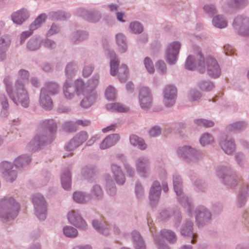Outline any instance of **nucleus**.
<instances>
[{"mask_svg":"<svg viewBox=\"0 0 249 249\" xmlns=\"http://www.w3.org/2000/svg\"><path fill=\"white\" fill-rule=\"evenodd\" d=\"M206 64L208 74L210 77L217 78L220 76L221 71L217 61L209 56L206 58L205 62V58L199 49L196 58L191 55L188 56L185 63V68L189 70H193L197 68L200 73H203L206 71Z\"/></svg>","mask_w":249,"mask_h":249,"instance_id":"1","label":"nucleus"},{"mask_svg":"<svg viewBox=\"0 0 249 249\" xmlns=\"http://www.w3.org/2000/svg\"><path fill=\"white\" fill-rule=\"evenodd\" d=\"M249 188L247 185H244L239 190L237 198V205L238 207L244 206L247 201Z\"/></svg>","mask_w":249,"mask_h":249,"instance_id":"21","label":"nucleus"},{"mask_svg":"<svg viewBox=\"0 0 249 249\" xmlns=\"http://www.w3.org/2000/svg\"><path fill=\"white\" fill-rule=\"evenodd\" d=\"M158 249H170L168 246L164 242H160L158 244Z\"/></svg>","mask_w":249,"mask_h":249,"instance_id":"64","label":"nucleus"},{"mask_svg":"<svg viewBox=\"0 0 249 249\" xmlns=\"http://www.w3.org/2000/svg\"><path fill=\"white\" fill-rule=\"evenodd\" d=\"M64 234L68 237H75L77 235V231L74 228L70 226H66L63 229Z\"/></svg>","mask_w":249,"mask_h":249,"instance_id":"42","label":"nucleus"},{"mask_svg":"<svg viewBox=\"0 0 249 249\" xmlns=\"http://www.w3.org/2000/svg\"><path fill=\"white\" fill-rule=\"evenodd\" d=\"M139 99L141 107L142 108L146 109L151 107L152 104V98L148 88L143 87L141 89Z\"/></svg>","mask_w":249,"mask_h":249,"instance_id":"15","label":"nucleus"},{"mask_svg":"<svg viewBox=\"0 0 249 249\" xmlns=\"http://www.w3.org/2000/svg\"><path fill=\"white\" fill-rule=\"evenodd\" d=\"M203 9L205 13L210 17H214V15L217 13L216 8L215 6L213 4L204 5Z\"/></svg>","mask_w":249,"mask_h":249,"instance_id":"37","label":"nucleus"},{"mask_svg":"<svg viewBox=\"0 0 249 249\" xmlns=\"http://www.w3.org/2000/svg\"><path fill=\"white\" fill-rule=\"evenodd\" d=\"M234 29L239 34L243 36L249 35V18L245 16L239 15L233 20Z\"/></svg>","mask_w":249,"mask_h":249,"instance_id":"8","label":"nucleus"},{"mask_svg":"<svg viewBox=\"0 0 249 249\" xmlns=\"http://www.w3.org/2000/svg\"><path fill=\"white\" fill-rule=\"evenodd\" d=\"M33 203L36 210L37 216L41 220L45 217L46 206L44 198L40 195H36L33 198Z\"/></svg>","mask_w":249,"mask_h":249,"instance_id":"14","label":"nucleus"},{"mask_svg":"<svg viewBox=\"0 0 249 249\" xmlns=\"http://www.w3.org/2000/svg\"><path fill=\"white\" fill-rule=\"evenodd\" d=\"M28 17V13L24 10H19L14 13L12 16V20L15 23L20 24Z\"/></svg>","mask_w":249,"mask_h":249,"instance_id":"24","label":"nucleus"},{"mask_svg":"<svg viewBox=\"0 0 249 249\" xmlns=\"http://www.w3.org/2000/svg\"><path fill=\"white\" fill-rule=\"evenodd\" d=\"M132 236L136 249H145L144 244L139 232H133Z\"/></svg>","mask_w":249,"mask_h":249,"instance_id":"31","label":"nucleus"},{"mask_svg":"<svg viewBox=\"0 0 249 249\" xmlns=\"http://www.w3.org/2000/svg\"><path fill=\"white\" fill-rule=\"evenodd\" d=\"M64 128L68 132L74 131L76 129L75 124L71 122H68L65 124Z\"/></svg>","mask_w":249,"mask_h":249,"instance_id":"56","label":"nucleus"},{"mask_svg":"<svg viewBox=\"0 0 249 249\" xmlns=\"http://www.w3.org/2000/svg\"><path fill=\"white\" fill-rule=\"evenodd\" d=\"M92 192L93 194L97 196H100L102 194L101 188L97 185L94 187Z\"/></svg>","mask_w":249,"mask_h":249,"instance_id":"61","label":"nucleus"},{"mask_svg":"<svg viewBox=\"0 0 249 249\" xmlns=\"http://www.w3.org/2000/svg\"><path fill=\"white\" fill-rule=\"evenodd\" d=\"M120 139V136L116 134L107 136L101 143L100 148L102 149L107 148L114 145Z\"/></svg>","mask_w":249,"mask_h":249,"instance_id":"22","label":"nucleus"},{"mask_svg":"<svg viewBox=\"0 0 249 249\" xmlns=\"http://www.w3.org/2000/svg\"><path fill=\"white\" fill-rule=\"evenodd\" d=\"M212 23L214 27L220 29L225 28L228 25L227 21L221 15L214 16L212 20Z\"/></svg>","mask_w":249,"mask_h":249,"instance_id":"23","label":"nucleus"},{"mask_svg":"<svg viewBox=\"0 0 249 249\" xmlns=\"http://www.w3.org/2000/svg\"><path fill=\"white\" fill-rule=\"evenodd\" d=\"M75 123L76 124L80 125L82 126H86L89 125L90 122L89 120H77Z\"/></svg>","mask_w":249,"mask_h":249,"instance_id":"62","label":"nucleus"},{"mask_svg":"<svg viewBox=\"0 0 249 249\" xmlns=\"http://www.w3.org/2000/svg\"><path fill=\"white\" fill-rule=\"evenodd\" d=\"M130 29L133 33L135 34L141 33L143 30L142 26L138 22L131 23L130 24Z\"/></svg>","mask_w":249,"mask_h":249,"instance_id":"45","label":"nucleus"},{"mask_svg":"<svg viewBox=\"0 0 249 249\" xmlns=\"http://www.w3.org/2000/svg\"><path fill=\"white\" fill-rule=\"evenodd\" d=\"M130 143L135 146H137L142 150L145 149L146 145L144 141L136 135H131L129 138Z\"/></svg>","mask_w":249,"mask_h":249,"instance_id":"28","label":"nucleus"},{"mask_svg":"<svg viewBox=\"0 0 249 249\" xmlns=\"http://www.w3.org/2000/svg\"><path fill=\"white\" fill-rule=\"evenodd\" d=\"M219 143L222 149L227 154L231 155L235 150V144L234 140L228 136H221Z\"/></svg>","mask_w":249,"mask_h":249,"instance_id":"16","label":"nucleus"},{"mask_svg":"<svg viewBox=\"0 0 249 249\" xmlns=\"http://www.w3.org/2000/svg\"><path fill=\"white\" fill-rule=\"evenodd\" d=\"M248 4V0H229L227 3L229 8L234 9L243 8Z\"/></svg>","mask_w":249,"mask_h":249,"instance_id":"26","label":"nucleus"},{"mask_svg":"<svg viewBox=\"0 0 249 249\" xmlns=\"http://www.w3.org/2000/svg\"><path fill=\"white\" fill-rule=\"evenodd\" d=\"M7 92L10 97L16 104L20 103L25 107H28L29 104L28 96L27 92L23 89V85L18 81L13 90V93L11 91L9 86L7 83V80L5 79Z\"/></svg>","mask_w":249,"mask_h":249,"instance_id":"4","label":"nucleus"},{"mask_svg":"<svg viewBox=\"0 0 249 249\" xmlns=\"http://www.w3.org/2000/svg\"><path fill=\"white\" fill-rule=\"evenodd\" d=\"M31 161L29 157L26 156H20L15 160V165L17 167H20L23 165L29 163Z\"/></svg>","mask_w":249,"mask_h":249,"instance_id":"39","label":"nucleus"},{"mask_svg":"<svg viewBox=\"0 0 249 249\" xmlns=\"http://www.w3.org/2000/svg\"><path fill=\"white\" fill-rule=\"evenodd\" d=\"M163 103L165 107H170L173 106L177 97V89L172 84L166 85L163 90Z\"/></svg>","mask_w":249,"mask_h":249,"instance_id":"9","label":"nucleus"},{"mask_svg":"<svg viewBox=\"0 0 249 249\" xmlns=\"http://www.w3.org/2000/svg\"><path fill=\"white\" fill-rule=\"evenodd\" d=\"M106 96L108 100H113L116 97V91L115 89L109 86L106 91Z\"/></svg>","mask_w":249,"mask_h":249,"instance_id":"46","label":"nucleus"},{"mask_svg":"<svg viewBox=\"0 0 249 249\" xmlns=\"http://www.w3.org/2000/svg\"><path fill=\"white\" fill-rule=\"evenodd\" d=\"M198 86L203 91H210L214 87V85L210 80H202L199 82Z\"/></svg>","mask_w":249,"mask_h":249,"instance_id":"32","label":"nucleus"},{"mask_svg":"<svg viewBox=\"0 0 249 249\" xmlns=\"http://www.w3.org/2000/svg\"><path fill=\"white\" fill-rule=\"evenodd\" d=\"M225 54L226 55H232L233 54L232 47L229 45H226L223 46Z\"/></svg>","mask_w":249,"mask_h":249,"instance_id":"57","label":"nucleus"},{"mask_svg":"<svg viewBox=\"0 0 249 249\" xmlns=\"http://www.w3.org/2000/svg\"><path fill=\"white\" fill-rule=\"evenodd\" d=\"M199 141L200 144L203 146H205L211 143L213 141V139L210 134L206 133L201 137Z\"/></svg>","mask_w":249,"mask_h":249,"instance_id":"40","label":"nucleus"},{"mask_svg":"<svg viewBox=\"0 0 249 249\" xmlns=\"http://www.w3.org/2000/svg\"><path fill=\"white\" fill-rule=\"evenodd\" d=\"M148 166V162L147 160L144 159H140L138 160L137 163V169L140 171H143L144 169H145Z\"/></svg>","mask_w":249,"mask_h":249,"instance_id":"48","label":"nucleus"},{"mask_svg":"<svg viewBox=\"0 0 249 249\" xmlns=\"http://www.w3.org/2000/svg\"><path fill=\"white\" fill-rule=\"evenodd\" d=\"M177 154L184 161L189 163H196L203 158L201 151L189 145L179 147Z\"/></svg>","mask_w":249,"mask_h":249,"instance_id":"3","label":"nucleus"},{"mask_svg":"<svg viewBox=\"0 0 249 249\" xmlns=\"http://www.w3.org/2000/svg\"><path fill=\"white\" fill-rule=\"evenodd\" d=\"M236 160L238 164L242 166L243 165L242 160L244 159V155L242 153H238L235 155Z\"/></svg>","mask_w":249,"mask_h":249,"instance_id":"59","label":"nucleus"},{"mask_svg":"<svg viewBox=\"0 0 249 249\" xmlns=\"http://www.w3.org/2000/svg\"><path fill=\"white\" fill-rule=\"evenodd\" d=\"M64 93L67 99H71L73 96V88L67 82L64 86Z\"/></svg>","mask_w":249,"mask_h":249,"instance_id":"44","label":"nucleus"},{"mask_svg":"<svg viewBox=\"0 0 249 249\" xmlns=\"http://www.w3.org/2000/svg\"><path fill=\"white\" fill-rule=\"evenodd\" d=\"M40 45L39 42L35 40H31L28 43V48L32 51H34L39 48Z\"/></svg>","mask_w":249,"mask_h":249,"instance_id":"52","label":"nucleus"},{"mask_svg":"<svg viewBox=\"0 0 249 249\" xmlns=\"http://www.w3.org/2000/svg\"><path fill=\"white\" fill-rule=\"evenodd\" d=\"M111 168L116 182L120 184H123L124 182L125 178L120 167L116 165H113Z\"/></svg>","mask_w":249,"mask_h":249,"instance_id":"29","label":"nucleus"},{"mask_svg":"<svg viewBox=\"0 0 249 249\" xmlns=\"http://www.w3.org/2000/svg\"><path fill=\"white\" fill-rule=\"evenodd\" d=\"M160 233L162 237L165 238L171 244H174L177 241V236L171 230L163 229L160 231Z\"/></svg>","mask_w":249,"mask_h":249,"instance_id":"25","label":"nucleus"},{"mask_svg":"<svg viewBox=\"0 0 249 249\" xmlns=\"http://www.w3.org/2000/svg\"><path fill=\"white\" fill-rule=\"evenodd\" d=\"M58 86L54 83L47 84L46 87L43 88L40 94V104L46 109H50L53 107V102L48 96H46V93L49 91L51 94H54L57 92Z\"/></svg>","mask_w":249,"mask_h":249,"instance_id":"6","label":"nucleus"},{"mask_svg":"<svg viewBox=\"0 0 249 249\" xmlns=\"http://www.w3.org/2000/svg\"><path fill=\"white\" fill-rule=\"evenodd\" d=\"M247 125L245 122H237L229 124L227 126V129L229 131L236 133L243 130Z\"/></svg>","mask_w":249,"mask_h":249,"instance_id":"27","label":"nucleus"},{"mask_svg":"<svg viewBox=\"0 0 249 249\" xmlns=\"http://www.w3.org/2000/svg\"><path fill=\"white\" fill-rule=\"evenodd\" d=\"M116 42L120 47V51L122 53L126 51V43L124 36L122 34H119L116 36Z\"/></svg>","mask_w":249,"mask_h":249,"instance_id":"34","label":"nucleus"},{"mask_svg":"<svg viewBox=\"0 0 249 249\" xmlns=\"http://www.w3.org/2000/svg\"><path fill=\"white\" fill-rule=\"evenodd\" d=\"M173 212L172 211L164 209L160 213L159 218L160 219L161 221H165L169 220Z\"/></svg>","mask_w":249,"mask_h":249,"instance_id":"43","label":"nucleus"},{"mask_svg":"<svg viewBox=\"0 0 249 249\" xmlns=\"http://www.w3.org/2000/svg\"><path fill=\"white\" fill-rule=\"evenodd\" d=\"M157 71L161 75L167 73V67L164 61L159 60L157 62Z\"/></svg>","mask_w":249,"mask_h":249,"instance_id":"38","label":"nucleus"},{"mask_svg":"<svg viewBox=\"0 0 249 249\" xmlns=\"http://www.w3.org/2000/svg\"><path fill=\"white\" fill-rule=\"evenodd\" d=\"M70 222L74 226L82 229H85L87 224L85 221L74 211L70 212L68 215Z\"/></svg>","mask_w":249,"mask_h":249,"instance_id":"19","label":"nucleus"},{"mask_svg":"<svg viewBox=\"0 0 249 249\" xmlns=\"http://www.w3.org/2000/svg\"><path fill=\"white\" fill-rule=\"evenodd\" d=\"M156 198V188L154 185L151 188L149 192V198L150 200V203L151 205L154 204Z\"/></svg>","mask_w":249,"mask_h":249,"instance_id":"54","label":"nucleus"},{"mask_svg":"<svg viewBox=\"0 0 249 249\" xmlns=\"http://www.w3.org/2000/svg\"><path fill=\"white\" fill-rule=\"evenodd\" d=\"M145 67L149 73H153L155 71L151 60L148 57H146L144 60Z\"/></svg>","mask_w":249,"mask_h":249,"instance_id":"49","label":"nucleus"},{"mask_svg":"<svg viewBox=\"0 0 249 249\" xmlns=\"http://www.w3.org/2000/svg\"><path fill=\"white\" fill-rule=\"evenodd\" d=\"M0 205L2 207V211L6 213L5 215H2L1 217L9 219L13 218L17 215L19 207L13 199H2L0 201Z\"/></svg>","mask_w":249,"mask_h":249,"instance_id":"7","label":"nucleus"},{"mask_svg":"<svg viewBox=\"0 0 249 249\" xmlns=\"http://www.w3.org/2000/svg\"><path fill=\"white\" fill-rule=\"evenodd\" d=\"M182 220V216L180 211H178L174 213V226L178 228Z\"/></svg>","mask_w":249,"mask_h":249,"instance_id":"47","label":"nucleus"},{"mask_svg":"<svg viewBox=\"0 0 249 249\" xmlns=\"http://www.w3.org/2000/svg\"><path fill=\"white\" fill-rule=\"evenodd\" d=\"M180 47L181 44L178 41L173 42L168 46L165 58L169 64L173 65L176 64Z\"/></svg>","mask_w":249,"mask_h":249,"instance_id":"11","label":"nucleus"},{"mask_svg":"<svg viewBox=\"0 0 249 249\" xmlns=\"http://www.w3.org/2000/svg\"><path fill=\"white\" fill-rule=\"evenodd\" d=\"M92 225L94 228L99 232H101L105 234L106 233V228L103 224H101V223H98V221L96 220H94L93 221Z\"/></svg>","mask_w":249,"mask_h":249,"instance_id":"51","label":"nucleus"},{"mask_svg":"<svg viewBox=\"0 0 249 249\" xmlns=\"http://www.w3.org/2000/svg\"><path fill=\"white\" fill-rule=\"evenodd\" d=\"M86 198L81 192H75L73 194V199L78 203H84L86 201Z\"/></svg>","mask_w":249,"mask_h":249,"instance_id":"50","label":"nucleus"},{"mask_svg":"<svg viewBox=\"0 0 249 249\" xmlns=\"http://www.w3.org/2000/svg\"><path fill=\"white\" fill-rule=\"evenodd\" d=\"M46 17L45 14L40 15L34 21V23L31 25L30 27V31L24 32L22 33L21 36V41H24L27 37L31 36L33 33V30H35L38 27H39L40 24L45 21Z\"/></svg>","mask_w":249,"mask_h":249,"instance_id":"20","label":"nucleus"},{"mask_svg":"<svg viewBox=\"0 0 249 249\" xmlns=\"http://www.w3.org/2000/svg\"><path fill=\"white\" fill-rule=\"evenodd\" d=\"M75 86L77 94L78 95L84 94L85 96V98L81 101V106L85 108L91 106L95 101V93L92 90H90L89 87H85L81 80H77Z\"/></svg>","mask_w":249,"mask_h":249,"instance_id":"5","label":"nucleus"},{"mask_svg":"<svg viewBox=\"0 0 249 249\" xmlns=\"http://www.w3.org/2000/svg\"><path fill=\"white\" fill-rule=\"evenodd\" d=\"M181 200L184 202V204H182L179 200V202L180 204L184 207L187 208V211L189 213V215H192L193 211V206L192 204V201L190 200L188 197H187L182 192V196H181Z\"/></svg>","mask_w":249,"mask_h":249,"instance_id":"33","label":"nucleus"},{"mask_svg":"<svg viewBox=\"0 0 249 249\" xmlns=\"http://www.w3.org/2000/svg\"><path fill=\"white\" fill-rule=\"evenodd\" d=\"M88 139V135L85 132L81 133L78 136L72 139L65 147V150L69 152L71 151L74 148L77 147Z\"/></svg>","mask_w":249,"mask_h":249,"instance_id":"17","label":"nucleus"},{"mask_svg":"<svg viewBox=\"0 0 249 249\" xmlns=\"http://www.w3.org/2000/svg\"><path fill=\"white\" fill-rule=\"evenodd\" d=\"M161 189L165 193L168 192L169 189L167 183L165 181H163L161 184H160L159 182L157 181V201H158L160 198Z\"/></svg>","mask_w":249,"mask_h":249,"instance_id":"36","label":"nucleus"},{"mask_svg":"<svg viewBox=\"0 0 249 249\" xmlns=\"http://www.w3.org/2000/svg\"><path fill=\"white\" fill-rule=\"evenodd\" d=\"M110 73L112 76H114L117 74V70L118 73L119 78L121 80H124L127 77L128 71L127 66L125 65H122L118 69L119 61L116 58L115 54L111 53L110 55Z\"/></svg>","mask_w":249,"mask_h":249,"instance_id":"10","label":"nucleus"},{"mask_svg":"<svg viewBox=\"0 0 249 249\" xmlns=\"http://www.w3.org/2000/svg\"><path fill=\"white\" fill-rule=\"evenodd\" d=\"M194 122L198 125L206 127H212L214 125V123L213 121L203 119L194 120Z\"/></svg>","mask_w":249,"mask_h":249,"instance_id":"41","label":"nucleus"},{"mask_svg":"<svg viewBox=\"0 0 249 249\" xmlns=\"http://www.w3.org/2000/svg\"><path fill=\"white\" fill-rule=\"evenodd\" d=\"M195 217L198 227H202L208 223L211 219V213L203 206H198L195 210Z\"/></svg>","mask_w":249,"mask_h":249,"instance_id":"12","label":"nucleus"},{"mask_svg":"<svg viewBox=\"0 0 249 249\" xmlns=\"http://www.w3.org/2000/svg\"><path fill=\"white\" fill-rule=\"evenodd\" d=\"M173 183L174 189L176 193L178 200L184 204V202L181 200V196H182V181L179 175L176 174L173 175Z\"/></svg>","mask_w":249,"mask_h":249,"instance_id":"18","label":"nucleus"},{"mask_svg":"<svg viewBox=\"0 0 249 249\" xmlns=\"http://www.w3.org/2000/svg\"><path fill=\"white\" fill-rule=\"evenodd\" d=\"M217 176L222 179L224 184L228 188H234L237 185H242L243 179L230 167H221L217 171Z\"/></svg>","mask_w":249,"mask_h":249,"instance_id":"2","label":"nucleus"},{"mask_svg":"<svg viewBox=\"0 0 249 249\" xmlns=\"http://www.w3.org/2000/svg\"><path fill=\"white\" fill-rule=\"evenodd\" d=\"M6 179L10 181H13L17 177L16 174L14 170L8 172L7 174L5 175Z\"/></svg>","mask_w":249,"mask_h":249,"instance_id":"58","label":"nucleus"},{"mask_svg":"<svg viewBox=\"0 0 249 249\" xmlns=\"http://www.w3.org/2000/svg\"><path fill=\"white\" fill-rule=\"evenodd\" d=\"M106 108L111 111H117L119 112H125L128 110L127 107L118 103L107 105Z\"/></svg>","mask_w":249,"mask_h":249,"instance_id":"30","label":"nucleus"},{"mask_svg":"<svg viewBox=\"0 0 249 249\" xmlns=\"http://www.w3.org/2000/svg\"><path fill=\"white\" fill-rule=\"evenodd\" d=\"M195 186L196 188L200 191H204L206 188V185L204 182L202 180H197L195 182Z\"/></svg>","mask_w":249,"mask_h":249,"instance_id":"55","label":"nucleus"},{"mask_svg":"<svg viewBox=\"0 0 249 249\" xmlns=\"http://www.w3.org/2000/svg\"><path fill=\"white\" fill-rule=\"evenodd\" d=\"M193 222L190 219H187L183 223L180 228V234L185 237L192 238L191 243L195 244L196 242L197 234L193 231Z\"/></svg>","mask_w":249,"mask_h":249,"instance_id":"13","label":"nucleus"},{"mask_svg":"<svg viewBox=\"0 0 249 249\" xmlns=\"http://www.w3.org/2000/svg\"><path fill=\"white\" fill-rule=\"evenodd\" d=\"M62 184L65 189H69L71 187V175L67 171L62 175Z\"/></svg>","mask_w":249,"mask_h":249,"instance_id":"35","label":"nucleus"},{"mask_svg":"<svg viewBox=\"0 0 249 249\" xmlns=\"http://www.w3.org/2000/svg\"><path fill=\"white\" fill-rule=\"evenodd\" d=\"M92 71V68L91 67H85L83 70V75L87 77L89 76Z\"/></svg>","mask_w":249,"mask_h":249,"instance_id":"60","label":"nucleus"},{"mask_svg":"<svg viewBox=\"0 0 249 249\" xmlns=\"http://www.w3.org/2000/svg\"><path fill=\"white\" fill-rule=\"evenodd\" d=\"M159 176H160V178L162 180H164L166 178V171L162 167L160 168V171L159 172Z\"/></svg>","mask_w":249,"mask_h":249,"instance_id":"63","label":"nucleus"},{"mask_svg":"<svg viewBox=\"0 0 249 249\" xmlns=\"http://www.w3.org/2000/svg\"><path fill=\"white\" fill-rule=\"evenodd\" d=\"M190 96L191 101H195L197 100L201 97V94L199 91L193 89L190 91Z\"/></svg>","mask_w":249,"mask_h":249,"instance_id":"53","label":"nucleus"}]
</instances>
